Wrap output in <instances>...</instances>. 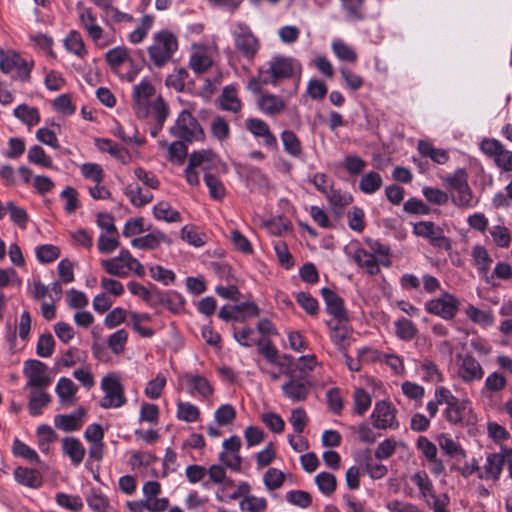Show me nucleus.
I'll list each match as a JSON object with an SVG mask.
<instances>
[{
    "mask_svg": "<svg viewBox=\"0 0 512 512\" xmlns=\"http://www.w3.org/2000/svg\"><path fill=\"white\" fill-rule=\"evenodd\" d=\"M413 232L420 237L427 238L433 246L449 250L450 239L444 235L443 229L431 221H420L414 224Z\"/></svg>",
    "mask_w": 512,
    "mask_h": 512,
    "instance_id": "9",
    "label": "nucleus"
},
{
    "mask_svg": "<svg viewBox=\"0 0 512 512\" xmlns=\"http://www.w3.org/2000/svg\"><path fill=\"white\" fill-rule=\"evenodd\" d=\"M458 298L451 293H443L439 297L426 301L425 310L444 320H452L459 309Z\"/></svg>",
    "mask_w": 512,
    "mask_h": 512,
    "instance_id": "7",
    "label": "nucleus"
},
{
    "mask_svg": "<svg viewBox=\"0 0 512 512\" xmlns=\"http://www.w3.org/2000/svg\"><path fill=\"white\" fill-rule=\"evenodd\" d=\"M341 6L348 21L357 22L365 19L364 0H341Z\"/></svg>",
    "mask_w": 512,
    "mask_h": 512,
    "instance_id": "32",
    "label": "nucleus"
},
{
    "mask_svg": "<svg viewBox=\"0 0 512 512\" xmlns=\"http://www.w3.org/2000/svg\"><path fill=\"white\" fill-rule=\"evenodd\" d=\"M119 232L100 234L98 238V250L103 254H111L119 246Z\"/></svg>",
    "mask_w": 512,
    "mask_h": 512,
    "instance_id": "59",
    "label": "nucleus"
},
{
    "mask_svg": "<svg viewBox=\"0 0 512 512\" xmlns=\"http://www.w3.org/2000/svg\"><path fill=\"white\" fill-rule=\"evenodd\" d=\"M161 243H170V239L161 231L155 230L151 233L134 238L131 245L137 249H156Z\"/></svg>",
    "mask_w": 512,
    "mask_h": 512,
    "instance_id": "20",
    "label": "nucleus"
},
{
    "mask_svg": "<svg viewBox=\"0 0 512 512\" xmlns=\"http://www.w3.org/2000/svg\"><path fill=\"white\" fill-rule=\"evenodd\" d=\"M177 49L176 36L168 30H161L154 34L153 43L148 47V54L156 67H162L172 58Z\"/></svg>",
    "mask_w": 512,
    "mask_h": 512,
    "instance_id": "3",
    "label": "nucleus"
},
{
    "mask_svg": "<svg viewBox=\"0 0 512 512\" xmlns=\"http://www.w3.org/2000/svg\"><path fill=\"white\" fill-rule=\"evenodd\" d=\"M221 108L226 111L237 113L241 110L242 104L237 97V91L232 86H226L223 89L220 98Z\"/></svg>",
    "mask_w": 512,
    "mask_h": 512,
    "instance_id": "36",
    "label": "nucleus"
},
{
    "mask_svg": "<svg viewBox=\"0 0 512 512\" xmlns=\"http://www.w3.org/2000/svg\"><path fill=\"white\" fill-rule=\"evenodd\" d=\"M81 25L93 41H98L103 34V29L96 23V16L91 8H85L79 13Z\"/></svg>",
    "mask_w": 512,
    "mask_h": 512,
    "instance_id": "25",
    "label": "nucleus"
},
{
    "mask_svg": "<svg viewBox=\"0 0 512 512\" xmlns=\"http://www.w3.org/2000/svg\"><path fill=\"white\" fill-rule=\"evenodd\" d=\"M452 201L455 205L464 208L473 207L476 204L473 201L472 190L468 183L462 186L461 189H456L452 192Z\"/></svg>",
    "mask_w": 512,
    "mask_h": 512,
    "instance_id": "58",
    "label": "nucleus"
},
{
    "mask_svg": "<svg viewBox=\"0 0 512 512\" xmlns=\"http://www.w3.org/2000/svg\"><path fill=\"white\" fill-rule=\"evenodd\" d=\"M86 502L93 512H108L110 507L107 497L95 489L87 495Z\"/></svg>",
    "mask_w": 512,
    "mask_h": 512,
    "instance_id": "52",
    "label": "nucleus"
},
{
    "mask_svg": "<svg viewBox=\"0 0 512 512\" xmlns=\"http://www.w3.org/2000/svg\"><path fill=\"white\" fill-rule=\"evenodd\" d=\"M154 93L155 89L147 79H142L139 84L134 86L132 93L133 106L139 117H146L148 102Z\"/></svg>",
    "mask_w": 512,
    "mask_h": 512,
    "instance_id": "11",
    "label": "nucleus"
},
{
    "mask_svg": "<svg viewBox=\"0 0 512 512\" xmlns=\"http://www.w3.org/2000/svg\"><path fill=\"white\" fill-rule=\"evenodd\" d=\"M331 48L335 56L341 61L353 63L357 60L354 49L341 39L333 40Z\"/></svg>",
    "mask_w": 512,
    "mask_h": 512,
    "instance_id": "47",
    "label": "nucleus"
},
{
    "mask_svg": "<svg viewBox=\"0 0 512 512\" xmlns=\"http://www.w3.org/2000/svg\"><path fill=\"white\" fill-rule=\"evenodd\" d=\"M15 481L29 488H39L42 484V476L39 471L19 466L14 470Z\"/></svg>",
    "mask_w": 512,
    "mask_h": 512,
    "instance_id": "22",
    "label": "nucleus"
},
{
    "mask_svg": "<svg viewBox=\"0 0 512 512\" xmlns=\"http://www.w3.org/2000/svg\"><path fill=\"white\" fill-rule=\"evenodd\" d=\"M354 260L358 266L365 268L369 275H376L379 273V264L372 253L360 248L354 253Z\"/></svg>",
    "mask_w": 512,
    "mask_h": 512,
    "instance_id": "33",
    "label": "nucleus"
},
{
    "mask_svg": "<svg viewBox=\"0 0 512 512\" xmlns=\"http://www.w3.org/2000/svg\"><path fill=\"white\" fill-rule=\"evenodd\" d=\"M506 451L507 447H501L500 452L488 454L482 471L479 473V478L493 481L499 480L505 464Z\"/></svg>",
    "mask_w": 512,
    "mask_h": 512,
    "instance_id": "13",
    "label": "nucleus"
},
{
    "mask_svg": "<svg viewBox=\"0 0 512 512\" xmlns=\"http://www.w3.org/2000/svg\"><path fill=\"white\" fill-rule=\"evenodd\" d=\"M213 64L211 57L204 47L196 48L190 55L189 67L195 73H203Z\"/></svg>",
    "mask_w": 512,
    "mask_h": 512,
    "instance_id": "28",
    "label": "nucleus"
},
{
    "mask_svg": "<svg viewBox=\"0 0 512 512\" xmlns=\"http://www.w3.org/2000/svg\"><path fill=\"white\" fill-rule=\"evenodd\" d=\"M153 214L156 219L164 220L168 223L180 222L181 215L177 210H173L167 202H159L153 208Z\"/></svg>",
    "mask_w": 512,
    "mask_h": 512,
    "instance_id": "46",
    "label": "nucleus"
},
{
    "mask_svg": "<svg viewBox=\"0 0 512 512\" xmlns=\"http://www.w3.org/2000/svg\"><path fill=\"white\" fill-rule=\"evenodd\" d=\"M422 372V379L427 382L437 383L443 379L442 373L435 362L429 359H424L420 364Z\"/></svg>",
    "mask_w": 512,
    "mask_h": 512,
    "instance_id": "54",
    "label": "nucleus"
},
{
    "mask_svg": "<svg viewBox=\"0 0 512 512\" xmlns=\"http://www.w3.org/2000/svg\"><path fill=\"white\" fill-rule=\"evenodd\" d=\"M100 388L104 392L99 403L103 409L120 408L126 404L124 387L116 374L105 375L101 380Z\"/></svg>",
    "mask_w": 512,
    "mask_h": 512,
    "instance_id": "5",
    "label": "nucleus"
},
{
    "mask_svg": "<svg viewBox=\"0 0 512 512\" xmlns=\"http://www.w3.org/2000/svg\"><path fill=\"white\" fill-rule=\"evenodd\" d=\"M382 177L378 172L370 171L366 173L359 182V189L364 194H374L382 186Z\"/></svg>",
    "mask_w": 512,
    "mask_h": 512,
    "instance_id": "38",
    "label": "nucleus"
},
{
    "mask_svg": "<svg viewBox=\"0 0 512 512\" xmlns=\"http://www.w3.org/2000/svg\"><path fill=\"white\" fill-rule=\"evenodd\" d=\"M259 109L268 116L280 114L286 107V102L279 96L266 93L258 99Z\"/></svg>",
    "mask_w": 512,
    "mask_h": 512,
    "instance_id": "19",
    "label": "nucleus"
},
{
    "mask_svg": "<svg viewBox=\"0 0 512 512\" xmlns=\"http://www.w3.org/2000/svg\"><path fill=\"white\" fill-rule=\"evenodd\" d=\"M62 450L75 466H78L83 461L86 453L81 441L74 437H66L62 440Z\"/></svg>",
    "mask_w": 512,
    "mask_h": 512,
    "instance_id": "21",
    "label": "nucleus"
},
{
    "mask_svg": "<svg viewBox=\"0 0 512 512\" xmlns=\"http://www.w3.org/2000/svg\"><path fill=\"white\" fill-rule=\"evenodd\" d=\"M127 288L131 292V294L141 297L149 306H153L157 288H147L135 281H130L127 284Z\"/></svg>",
    "mask_w": 512,
    "mask_h": 512,
    "instance_id": "55",
    "label": "nucleus"
},
{
    "mask_svg": "<svg viewBox=\"0 0 512 512\" xmlns=\"http://www.w3.org/2000/svg\"><path fill=\"white\" fill-rule=\"evenodd\" d=\"M412 481L417 485L421 496L426 500L428 498L434 497L436 494L434 491V486L432 481L429 479L428 475L424 471H420L415 473L412 476Z\"/></svg>",
    "mask_w": 512,
    "mask_h": 512,
    "instance_id": "49",
    "label": "nucleus"
},
{
    "mask_svg": "<svg viewBox=\"0 0 512 512\" xmlns=\"http://www.w3.org/2000/svg\"><path fill=\"white\" fill-rule=\"evenodd\" d=\"M101 267L110 275L125 278L129 275L128 264L119 261L116 258L103 259L100 262Z\"/></svg>",
    "mask_w": 512,
    "mask_h": 512,
    "instance_id": "48",
    "label": "nucleus"
},
{
    "mask_svg": "<svg viewBox=\"0 0 512 512\" xmlns=\"http://www.w3.org/2000/svg\"><path fill=\"white\" fill-rule=\"evenodd\" d=\"M95 145L101 152L109 153L122 164H126L129 160L128 151L110 139H96Z\"/></svg>",
    "mask_w": 512,
    "mask_h": 512,
    "instance_id": "27",
    "label": "nucleus"
},
{
    "mask_svg": "<svg viewBox=\"0 0 512 512\" xmlns=\"http://www.w3.org/2000/svg\"><path fill=\"white\" fill-rule=\"evenodd\" d=\"M326 197L336 214H341L343 208L352 203L353 197L348 192H343L340 189L330 188Z\"/></svg>",
    "mask_w": 512,
    "mask_h": 512,
    "instance_id": "30",
    "label": "nucleus"
},
{
    "mask_svg": "<svg viewBox=\"0 0 512 512\" xmlns=\"http://www.w3.org/2000/svg\"><path fill=\"white\" fill-rule=\"evenodd\" d=\"M469 411V401L457 399L446 407L443 414L449 423L458 424L463 422Z\"/></svg>",
    "mask_w": 512,
    "mask_h": 512,
    "instance_id": "23",
    "label": "nucleus"
},
{
    "mask_svg": "<svg viewBox=\"0 0 512 512\" xmlns=\"http://www.w3.org/2000/svg\"><path fill=\"white\" fill-rule=\"evenodd\" d=\"M13 454L22 457L32 463H39L40 459L37 452L19 439L13 441Z\"/></svg>",
    "mask_w": 512,
    "mask_h": 512,
    "instance_id": "62",
    "label": "nucleus"
},
{
    "mask_svg": "<svg viewBox=\"0 0 512 512\" xmlns=\"http://www.w3.org/2000/svg\"><path fill=\"white\" fill-rule=\"evenodd\" d=\"M65 48L77 55L78 57H84L87 54L85 45L80 33L76 30H71L64 40Z\"/></svg>",
    "mask_w": 512,
    "mask_h": 512,
    "instance_id": "45",
    "label": "nucleus"
},
{
    "mask_svg": "<svg viewBox=\"0 0 512 512\" xmlns=\"http://www.w3.org/2000/svg\"><path fill=\"white\" fill-rule=\"evenodd\" d=\"M200 415L199 408L190 402H177L176 417L186 423H193L198 420Z\"/></svg>",
    "mask_w": 512,
    "mask_h": 512,
    "instance_id": "43",
    "label": "nucleus"
},
{
    "mask_svg": "<svg viewBox=\"0 0 512 512\" xmlns=\"http://www.w3.org/2000/svg\"><path fill=\"white\" fill-rule=\"evenodd\" d=\"M233 338L243 347L250 348L253 345L257 346V342L261 339L255 338V331L249 326L233 330Z\"/></svg>",
    "mask_w": 512,
    "mask_h": 512,
    "instance_id": "53",
    "label": "nucleus"
},
{
    "mask_svg": "<svg viewBox=\"0 0 512 512\" xmlns=\"http://www.w3.org/2000/svg\"><path fill=\"white\" fill-rule=\"evenodd\" d=\"M55 392L62 404L70 403L77 392V386L71 379L61 377L56 384Z\"/></svg>",
    "mask_w": 512,
    "mask_h": 512,
    "instance_id": "35",
    "label": "nucleus"
},
{
    "mask_svg": "<svg viewBox=\"0 0 512 512\" xmlns=\"http://www.w3.org/2000/svg\"><path fill=\"white\" fill-rule=\"evenodd\" d=\"M183 379L188 385V392L191 396L199 395L203 398H208L213 393V387L210 382L202 375L185 374Z\"/></svg>",
    "mask_w": 512,
    "mask_h": 512,
    "instance_id": "17",
    "label": "nucleus"
},
{
    "mask_svg": "<svg viewBox=\"0 0 512 512\" xmlns=\"http://www.w3.org/2000/svg\"><path fill=\"white\" fill-rule=\"evenodd\" d=\"M394 325L396 336L403 341H411L418 332L415 324L405 317L399 318Z\"/></svg>",
    "mask_w": 512,
    "mask_h": 512,
    "instance_id": "41",
    "label": "nucleus"
},
{
    "mask_svg": "<svg viewBox=\"0 0 512 512\" xmlns=\"http://www.w3.org/2000/svg\"><path fill=\"white\" fill-rule=\"evenodd\" d=\"M210 128L212 136L220 142L227 140L230 136L229 124L221 116H216L212 119Z\"/></svg>",
    "mask_w": 512,
    "mask_h": 512,
    "instance_id": "61",
    "label": "nucleus"
},
{
    "mask_svg": "<svg viewBox=\"0 0 512 512\" xmlns=\"http://www.w3.org/2000/svg\"><path fill=\"white\" fill-rule=\"evenodd\" d=\"M44 389L45 388L31 389L28 410L32 416L42 414L43 408L51 401V396L46 393Z\"/></svg>",
    "mask_w": 512,
    "mask_h": 512,
    "instance_id": "26",
    "label": "nucleus"
},
{
    "mask_svg": "<svg viewBox=\"0 0 512 512\" xmlns=\"http://www.w3.org/2000/svg\"><path fill=\"white\" fill-rule=\"evenodd\" d=\"M281 141L284 151L291 157L298 158L302 154V145L297 135L291 130L282 131Z\"/></svg>",
    "mask_w": 512,
    "mask_h": 512,
    "instance_id": "34",
    "label": "nucleus"
},
{
    "mask_svg": "<svg viewBox=\"0 0 512 512\" xmlns=\"http://www.w3.org/2000/svg\"><path fill=\"white\" fill-rule=\"evenodd\" d=\"M353 404V413L362 416L370 408L372 397L365 389L356 388L353 392Z\"/></svg>",
    "mask_w": 512,
    "mask_h": 512,
    "instance_id": "37",
    "label": "nucleus"
},
{
    "mask_svg": "<svg viewBox=\"0 0 512 512\" xmlns=\"http://www.w3.org/2000/svg\"><path fill=\"white\" fill-rule=\"evenodd\" d=\"M302 65L290 56L274 55L262 65L263 81L265 84L278 86L282 81L292 80L295 85L291 94H295L301 79Z\"/></svg>",
    "mask_w": 512,
    "mask_h": 512,
    "instance_id": "1",
    "label": "nucleus"
},
{
    "mask_svg": "<svg viewBox=\"0 0 512 512\" xmlns=\"http://www.w3.org/2000/svg\"><path fill=\"white\" fill-rule=\"evenodd\" d=\"M14 116L28 126H34L40 121V114L37 108L29 107L25 104L18 105L14 111Z\"/></svg>",
    "mask_w": 512,
    "mask_h": 512,
    "instance_id": "39",
    "label": "nucleus"
},
{
    "mask_svg": "<svg viewBox=\"0 0 512 512\" xmlns=\"http://www.w3.org/2000/svg\"><path fill=\"white\" fill-rule=\"evenodd\" d=\"M48 367L39 360H27L24 363V375L28 379L26 387L31 389L47 388L52 380L47 373Z\"/></svg>",
    "mask_w": 512,
    "mask_h": 512,
    "instance_id": "8",
    "label": "nucleus"
},
{
    "mask_svg": "<svg viewBox=\"0 0 512 512\" xmlns=\"http://www.w3.org/2000/svg\"><path fill=\"white\" fill-rule=\"evenodd\" d=\"M185 300L175 291H160L157 289L152 307L165 306L172 312H178L183 308Z\"/></svg>",
    "mask_w": 512,
    "mask_h": 512,
    "instance_id": "18",
    "label": "nucleus"
},
{
    "mask_svg": "<svg viewBox=\"0 0 512 512\" xmlns=\"http://www.w3.org/2000/svg\"><path fill=\"white\" fill-rule=\"evenodd\" d=\"M246 128L256 138L263 139V145L271 150H276L278 147L277 138L271 132L269 125L258 118H250L246 121Z\"/></svg>",
    "mask_w": 512,
    "mask_h": 512,
    "instance_id": "14",
    "label": "nucleus"
},
{
    "mask_svg": "<svg viewBox=\"0 0 512 512\" xmlns=\"http://www.w3.org/2000/svg\"><path fill=\"white\" fill-rule=\"evenodd\" d=\"M86 415V410L82 407L77 408L70 414H60L54 417V425L57 429L64 432L77 431L82 426V420Z\"/></svg>",
    "mask_w": 512,
    "mask_h": 512,
    "instance_id": "16",
    "label": "nucleus"
},
{
    "mask_svg": "<svg viewBox=\"0 0 512 512\" xmlns=\"http://www.w3.org/2000/svg\"><path fill=\"white\" fill-rule=\"evenodd\" d=\"M360 464L364 467V471L374 480L385 477L388 469L385 465L373 462L370 449H366L360 455Z\"/></svg>",
    "mask_w": 512,
    "mask_h": 512,
    "instance_id": "24",
    "label": "nucleus"
},
{
    "mask_svg": "<svg viewBox=\"0 0 512 512\" xmlns=\"http://www.w3.org/2000/svg\"><path fill=\"white\" fill-rule=\"evenodd\" d=\"M314 480L318 489L326 496L331 495L336 490V478L329 472H320Z\"/></svg>",
    "mask_w": 512,
    "mask_h": 512,
    "instance_id": "56",
    "label": "nucleus"
},
{
    "mask_svg": "<svg viewBox=\"0 0 512 512\" xmlns=\"http://www.w3.org/2000/svg\"><path fill=\"white\" fill-rule=\"evenodd\" d=\"M169 132L171 136L176 139L186 141L187 143L200 141L205 137L204 131L198 120L187 110H182L178 114L175 123L170 127Z\"/></svg>",
    "mask_w": 512,
    "mask_h": 512,
    "instance_id": "4",
    "label": "nucleus"
},
{
    "mask_svg": "<svg viewBox=\"0 0 512 512\" xmlns=\"http://www.w3.org/2000/svg\"><path fill=\"white\" fill-rule=\"evenodd\" d=\"M281 389L285 398L292 402H302L308 397L310 385L309 382L293 375L282 385Z\"/></svg>",
    "mask_w": 512,
    "mask_h": 512,
    "instance_id": "15",
    "label": "nucleus"
},
{
    "mask_svg": "<svg viewBox=\"0 0 512 512\" xmlns=\"http://www.w3.org/2000/svg\"><path fill=\"white\" fill-rule=\"evenodd\" d=\"M296 302L307 314L311 316H315L319 312L317 299L308 292H298L296 294Z\"/></svg>",
    "mask_w": 512,
    "mask_h": 512,
    "instance_id": "57",
    "label": "nucleus"
},
{
    "mask_svg": "<svg viewBox=\"0 0 512 512\" xmlns=\"http://www.w3.org/2000/svg\"><path fill=\"white\" fill-rule=\"evenodd\" d=\"M472 258L480 272L486 273L488 271L492 259L483 246L476 245L473 247Z\"/></svg>",
    "mask_w": 512,
    "mask_h": 512,
    "instance_id": "63",
    "label": "nucleus"
},
{
    "mask_svg": "<svg viewBox=\"0 0 512 512\" xmlns=\"http://www.w3.org/2000/svg\"><path fill=\"white\" fill-rule=\"evenodd\" d=\"M321 295L326 305V311L328 314L339 323L348 321V312L344 306V300L333 290L329 288H322Z\"/></svg>",
    "mask_w": 512,
    "mask_h": 512,
    "instance_id": "12",
    "label": "nucleus"
},
{
    "mask_svg": "<svg viewBox=\"0 0 512 512\" xmlns=\"http://www.w3.org/2000/svg\"><path fill=\"white\" fill-rule=\"evenodd\" d=\"M230 32L237 55L252 61L260 49V41L251 28L245 23L237 22L231 26Z\"/></svg>",
    "mask_w": 512,
    "mask_h": 512,
    "instance_id": "2",
    "label": "nucleus"
},
{
    "mask_svg": "<svg viewBox=\"0 0 512 512\" xmlns=\"http://www.w3.org/2000/svg\"><path fill=\"white\" fill-rule=\"evenodd\" d=\"M27 159L30 163L40 165L45 168L52 167L51 157L48 156L44 149L39 145H34L29 149Z\"/></svg>",
    "mask_w": 512,
    "mask_h": 512,
    "instance_id": "60",
    "label": "nucleus"
},
{
    "mask_svg": "<svg viewBox=\"0 0 512 512\" xmlns=\"http://www.w3.org/2000/svg\"><path fill=\"white\" fill-rule=\"evenodd\" d=\"M166 385V377L158 374L154 379L150 380L145 387V395L152 399H158Z\"/></svg>",
    "mask_w": 512,
    "mask_h": 512,
    "instance_id": "64",
    "label": "nucleus"
},
{
    "mask_svg": "<svg viewBox=\"0 0 512 512\" xmlns=\"http://www.w3.org/2000/svg\"><path fill=\"white\" fill-rule=\"evenodd\" d=\"M438 444L443 453L458 462L466 457V453L461 446L448 435H440L438 437Z\"/></svg>",
    "mask_w": 512,
    "mask_h": 512,
    "instance_id": "31",
    "label": "nucleus"
},
{
    "mask_svg": "<svg viewBox=\"0 0 512 512\" xmlns=\"http://www.w3.org/2000/svg\"><path fill=\"white\" fill-rule=\"evenodd\" d=\"M507 385V379L504 375L499 372L490 373L484 382V386L482 387V394H492L497 393L503 390Z\"/></svg>",
    "mask_w": 512,
    "mask_h": 512,
    "instance_id": "40",
    "label": "nucleus"
},
{
    "mask_svg": "<svg viewBox=\"0 0 512 512\" xmlns=\"http://www.w3.org/2000/svg\"><path fill=\"white\" fill-rule=\"evenodd\" d=\"M55 501L59 506L74 512L80 511L84 506L80 496L70 495L64 492L57 493Z\"/></svg>",
    "mask_w": 512,
    "mask_h": 512,
    "instance_id": "51",
    "label": "nucleus"
},
{
    "mask_svg": "<svg viewBox=\"0 0 512 512\" xmlns=\"http://www.w3.org/2000/svg\"><path fill=\"white\" fill-rule=\"evenodd\" d=\"M467 317L474 323L484 327L491 326L494 322L493 313L489 310H482L473 305L466 308Z\"/></svg>",
    "mask_w": 512,
    "mask_h": 512,
    "instance_id": "44",
    "label": "nucleus"
},
{
    "mask_svg": "<svg viewBox=\"0 0 512 512\" xmlns=\"http://www.w3.org/2000/svg\"><path fill=\"white\" fill-rule=\"evenodd\" d=\"M132 205L142 207L151 202L153 195L150 191L143 189L136 183L128 184L124 190Z\"/></svg>",
    "mask_w": 512,
    "mask_h": 512,
    "instance_id": "29",
    "label": "nucleus"
},
{
    "mask_svg": "<svg viewBox=\"0 0 512 512\" xmlns=\"http://www.w3.org/2000/svg\"><path fill=\"white\" fill-rule=\"evenodd\" d=\"M267 500L264 497L246 495L239 503L241 511L264 512L267 509Z\"/></svg>",
    "mask_w": 512,
    "mask_h": 512,
    "instance_id": "50",
    "label": "nucleus"
},
{
    "mask_svg": "<svg viewBox=\"0 0 512 512\" xmlns=\"http://www.w3.org/2000/svg\"><path fill=\"white\" fill-rule=\"evenodd\" d=\"M181 238L194 247H202L207 242V235L194 225H185L181 229Z\"/></svg>",
    "mask_w": 512,
    "mask_h": 512,
    "instance_id": "42",
    "label": "nucleus"
},
{
    "mask_svg": "<svg viewBox=\"0 0 512 512\" xmlns=\"http://www.w3.org/2000/svg\"><path fill=\"white\" fill-rule=\"evenodd\" d=\"M458 377L466 384L480 381L484 376V369L476 358L470 354L457 355Z\"/></svg>",
    "mask_w": 512,
    "mask_h": 512,
    "instance_id": "10",
    "label": "nucleus"
},
{
    "mask_svg": "<svg viewBox=\"0 0 512 512\" xmlns=\"http://www.w3.org/2000/svg\"><path fill=\"white\" fill-rule=\"evenodd\" d=\"M397 410L394 405L385 400L377 401L370 415L372 425L379 430H396L400 423L396 417Z\"/></svg>",
    "mask_w": 512,
    "mask_h": 512,
    "instance_id": "6",
    "label": "nucleus"
}]
</instances>
